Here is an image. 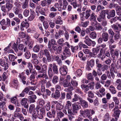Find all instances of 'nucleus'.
<instances>
[{
	"mask_svg": "<svg viewBox=\"0 0 121 121\" xmlns=\"http://www.w3.org/2000/svg\"><path fill=\"white\" fill-rule=\"evenodd\" d=\"M95 30H101L103 29L102 27L99 23H98L96 24L95 26Z\"/></svg>",
	"mask_w": 121,
	"mask_h": 121,
	"instance_id": "obj_41",
	"label": "nucleus"
},
{
	"mask_svg": "<svg viewBox=\"0 0 121 121\" xmlns=\"http://www.w3.org/2000/svg\"><path fill=\"white\" fill-rule=\"evenodd\" d=\"M27 67L29 69L30 72L31 73V71L33 69V67L32 64L30 62H28L27 63Z\"/></svg>",
	"mask_w": 121,
	"mask_h": 121,
	"instance_id": "obj_52",
	"label": "nucleus"
},
{
	"mask_svg": "<svg viewBox=\"0 0 121 121\" xmlns=\"http://www.w3.org/2000/svg\"><path fill=\"white\" fill-rule=\"evenodd\" d=\"M74 89L73 87L72 86L68 87L65 89L64 91H65L67 92H70L67 93L66 95V99L67 100H70L71 99V96L72 95V91Z\"/></svg>",
	"mask_w": 121,
	"mask_h": 121,
	"instance_id": "obj_4",
	"label": "nucleus"
},
{
	"mask_svg": "<svg viewBox=\"0 0 121 121\" xmlns=\"http://www.w3.org/2000/svg\"><path fill=\"white\" fill-rule=\"evenodd\" d=\"M52 70H53V73L56 74H58V73L57 66L55 63H54L53 64V66L52 68Z\"/></svg>",
	"mask_w": 121,
	"mask_h": 121,
	"instance_id": "obj_25",
	"label": "nucleus"
},
{
	"mask_svg": "<svg viewBox=\"0 0 121 121\" xmlns=\"http://www.w3.org/2000/svg\"><path fill=\"white\" fill-rule=\"evenodd\" d=\"M43 8L40 6H37L36 8V12L37 13H39L43 15H45V13L43 10Z\"/></svg>",
	"mask_w": 121,
	"mask_h": 121,
	"instance_id": "obj_17",
	"label": "nucleus"
},
{
	"mask_svg": "<svg viewBox=\"0 0 121 121\" xmlns=\"http://www.w3.org/2000/svg\"><path fill=\"white\" fill-rule=\"evenodd\" d=\"M40 50V46L39 45H36L34 47L33 51L35 52H39Z\"/></svg>",
	"mask_w": 121,
	"mask_h": 121,
	"instance_id": "obj_44",
	"label": "nucleus"
},
{
	"mask_svg": "<svg viewBox=\"0 0 121 121\" xmlns=\"http://www.w3.org/2000/svg\"><path fill=\"white\" fill-rule=\"evenodd\" d=\"M100 49L98 48H93L92 49V53L91 54V57H94L99 52Z\"/></svg>",
	"mask_w": 121,
	"mask_h": 121,
	"instance_id": "obj_23",
	"label": "nucleus"
},
{
	"mask_svg": "<svg viewBox=\"0 0 121 121\" xmlns=\"http://www.w3.org/2000/svg\"><path fill=\"white\" fill-rule=\"evenodd\" d=\"M40 53L42 55H45L46 56L50 54L48 50L47 49H45L43 50L40 51Z\"/></svg>",
	"mask_w": 121,
	"mask_h": 121,
	"instance_id": "obj_30",
	"label": "nucleus"
},
{
	"mask_svg": "<svg viewBox=\"0 0 121 121\" xmlns=\"http://www.w3.org/2000/svg\"><path fill=\"white\" fill-rule=\"evenodd\" d=\"M114 111V117L116 118V119H118L119 115L121 112V111L119 109H117Z\"/></svg>",
	"mask_w": 121,
	"mask_h": 121,
	"instance_id": "obj_28",
	"label": "nucleus"
},
{
	"mask_svg": "<svg viewBox=\"0 0 121 121\" xmlns=\"http://www.w3.org/2000/svg\"><path fill=\"white\" fill-rule=\"evenodd\" d=\"M46 93H44L42 95L43 98L44 99L48 98V96L50 95L51 92V91L48 89H47L45 91Z\"/></svg>",
	"mask_w": 121,
	"mask_h": 121,
	"instance_id": "obj_20",
	"label": "nucleus"
},
{
	"mask_svg": "<svg viewBox=\"0 0 121 121\" xmlns=\"http://www.w3.org/2000/svg\"><path fill=\"white\" fill-rule=\"evenodd\" d=\"M29 0H25L22 4V8L23 9H26L28 7Z\"/></svg>",
	"mask_w": 121,
	"mask_h": 121,
	"instance_id": "obj_24",
	"label": "nucleus"
},
{
	"mask_svg": "<svg viewBox=\"0 0 121 121\" xmlns=\"http://www.w3.org/2000/svg\"><path fill=\"white\" fill-rule=\"evenodd\" d=\"M13 5L11 4L10 2H7L5 5L2 6L1 7V10L3 12L2 15L4 16L6 15V13L7 11L8 12L11 10L13 6Z\"/></svg>",
	"mask_w": 121,
	"mask_h": 121,
	"instance_id": "obj_2",
	"label": "nucleus"
},
{
	"mask_svg": "<svg viewBox=\"0 0 121 121\" xmlns=\"http://www.w3.org/2000/svg\"><path fill=\"white\" fill-rule=\"evenodd\" d=\"M47 66L45 64H44L42 66V70L41 71H39L38 73H42L43 72H46V70L47 69Z\"/></svg>",
	"mask_w": 121,
	"mask_h": 121,
	"instance_id": "obj_39",
	"label": "nucleus"
},
{
	"mask_svg": "<svg viewBox=\"0 0 121 121\" xmlns=\"http://www.w3.org/2000/svg\"><path fill=\"white\" fill-rule=\"evenodd\" d=\"M32 74L30 77V80H32L34 79L35 78V74L37 75V73L36 72L35 70L33 71L31 73Z\"/></svg>",
	"mask_w": 121,
	"mask_h": 121,
	"instance_id": "obj_37",
	"label": "nucleus"
},
{
	"mask_svg": "<svg viewBox=\"0 0 121 121\" xmlns=\"http://www.w3.org/2000/svg\"><path fill=\"white\" fill-rule=\"evenodd\" d=\"M49 65L48 73L49 77L50 78H51L53 76V72L52 68L53 66V65L51 64H50Z\"/></svg>",
	"mask_w": 121,
	"mask_h": 121,
	"instance_id": "obj_16",
	"label": "nucleus"
},
{
	"mask_svg": "<svg viewBox=\"0 0 121 121\" xmlns=\"http://www.w3.org/2000/svg\"><path fill=\"white\" fill-rule=\"evenodd\" d=\"M97 17V16L95 15L94 13L93 12L91 14L89 19L91 21H95L96 20V19Z\"/></svg>",
	"mask_w": 121,
	"mask_h": 121,
	"instance_id": "obj_31",
	"label": "nucleus"
},
{
	"mask_svg": "<svg viewBox=\"0 0 121 121\" xmlns=\"http://www.w3.org/2000/svg\"><path fill=\"white\" fill-rule=\"evenodd\" d=\"M73 108V113L77 114L78 113V111L80 108L81 107L80 105H78L77 103L73 104H72Z\"/></svg>",
	"mask_w": 121,
	"mask_h": 121,
	"instance_id": "obj_10",
	"label": "nucleus"
},
{
	"mask_svg": "<svg viewBox=\"0 0 121 121\" xmlns=\"http://www.w3.org/2000/svg\"><path fill=\"white\" fill-rule=\"evenodd\" d=\"M34 13H35L34 11H32V13H31V15L28 18V19L29 20L31 21L34 19L35 16L33 14Z\"/></svg>",
	"mask_w": 121,
	"mask_h": 121,
	"instance_id": "obj_55",
	"label": "nucleus"
},
{
	"mask_svg": "<svg viewBox=\"0 0 121 121\" xmlns=\"http://www.w3.org/2000/svg\"><path fill=\"white\" fill-rule=\"evenodd\" d=\"M15 52L17 53L18 56H21L23 54L22 50L18 49L17 48Z\"/></svg>",
	"mask_w": 121,
	"mask_h": 121,
	"instance_id": "obj_49",
	"label": "nucleus"
},
{
	"mask_svg": "<svg viewBox=\"0 0 121 121\" xmlns=\"http://www.w3.org/2000/svg\"><path fill=\"white\" fill-rule=\"evenodd\" d=\"M105 89L103 87H102L101 88H100L99 90V91L100 93L102 94L103 96L105 95L106 93L105 92Z\"/></svg>",
	"mask_w": 121,
	"mask_h": 121,
	"instance_id": "obj_57",
	"label": "nucleus"
},
{
	"mask_svg": "<svg viewBox=\"0 0 121 121\" xmlns=\"http://www.w3.org/2000/svg\"><path fill=\"white\" fill-rule=\"evenodd\" d=\"M18 77L19 78V79L23 85H25L26 84V85H28V82H27L26 83V76L22 75V74H19L18 75Z\"/></svg>",
	"mask_w": 121,
	"mask_h": 121,
	"instance_id": "obj_9",
	"label": "nucleus"
},
{
	"mask_svg": "<svg viewBox=\"0 0 121 121\" xmlns=\"http://www.w3.org/2000/svg\"><path fill=\"white\" fill-rule=\"evenodd\" d=\"M6 19V24L4 26H2V29L4 30H5L7 27H9L10 25V19L8 18H7Z\"/></svg>",
	"mask_w": 121,
	"mask_h": 121,
	"instance_id": "obj_22",
	"label": "nucleus"
},
{
	"mask_svg": "<svg viewBox=\"0 0 121 121\" xmlns=\"http://www.w3.org/2000/svg\"><path fill=\"white\" fill-rule=\"evenodd\" d=\"M110 118L109 114L107 113L104 115L103 118V121H109Z\"/></svg>",
	"mask_w": 121,
	"mask_h": 121,
	"instance_id": "obj_36",
	"label": "nucleus"
},
{
	"mask_svg": "<svg viewBox=\"0 0 121 121\" xmlns=\"http://www.w3.org/2000/svg\"><path fill=\"white\" fill-rule=\"evenodd\" d=\"M37 76L36 77V78L38 79L40 78H44L45 79H47L48 78V77L47 74L46 72H43L42 73H39Z\"/></svg>",
	"mask_w": 121,
	"mask_h": 121,
	"instance_id": "obj_15",
	"label": "nucleus"
},
{
	"mask_svg": "<svg viewBox=\"0 0 121 121\" xmlns=\"http://www.w3.org/2000/svg\"><path fill=\"white\" fill-rule=\"evenodd\" d=\"M80 114L84 117H88L89 119H91V117L90 115V110L88 109H86L83 111L81 110L79 112Z\"/></svg>",
	"mask_w": 121,
	"mask_h": 121,
	"instance_id": "obj_6",
	"label": "nucleus"
},
{
	"mask_svg": "<svg viewBox=\"0 0 121 121\" xmlns=\"http://www.w3.org/2000/svg\"><path fill=\"white\" fill-rule=\"evenodd\" d=\"M90 37L92 39H94L96 37V34L95 32H92L89 35Z\"/></svg>",
	"mask_w": 121,
	"mask_h": 121,
	"instance_id": "obj_50",
	"label": "nucleus"
},
{
	"mask_svg": "<svg viewBox=\"0 0 121 121\" xmlns=\"http://www.w3.org/2000/svg\"><path fill=\"white\" fill-rule=\"evenodd\" d=\"M29 10L25 9L23 12V14L24 16L27 17L29 15Z\"/></svg>",
	"mask_w": 121,
	"mask_h": 121,
	"instance_id": "obj_60",
	"label": "nucleus"
},
{
	"mask_svg": "<svg viewBox=\"0 0 121 121\" xmlns=\"http://www.w3.org/2000/svg\"><path fill=\"white\" fill-rule=\"evenodd\" d=\"M101 37L105 42L107 41L109 39V35L106 32H104L102 33L101 35Z\"/></svg>",
	"mask_w": 121,
	"mask_h": 121,
	"instance_id": "obj_18",
	"label": "nucleus"
},
{
	"mask_svg": "<svg viewBox=\"0 0 121 121\" xmlns=\"http://www.w3.org/2000/svg\"><path fill=\"white\" fill-rule=\"evenodd\" d=\"M108 66L107 65H102L101 67V70L102 71L104 72L108 69Z\"/></svg>",
	"mask_w": 121,
	"mask_h": 121,
	"instance_id": "obj_61",
	"label": "nucleus"
},
{
	"mask_svg": "<svg viewBox=\"0 0 121 121\" xmlns=\"http://www.w3.org/2000/svg\"><path fill=\"white\" fill-rule=\"evenodd\" d=\"M30 114H32V116L33 118L35 119H36L38 117V114L37 113H36V112L35 110L32 112Z\"/></svg>",
	"mask_w": 121,
	"mask_h": 121,
	"instance_id": "obj_63",
	"label": "nucleus"
},
{
	"mask_svg": "<svg viewBox=\"0 0 121 121\" xmlns=\"http://www.w3.org/2000/svg\"><path fill=\"white\" fill-rule=\"evenodd\" d=\"M111 55L113 57V56H115L117 58H118L119 56V53L118 51L117 50H115L113 51V52H110Z\"/></svg>",
	"mask_w": 121,
	"mask_h": 121,
	"instance_id": "obj_33",
	"label": "nucleus"
},
{
	"mask_svg": "<svg viewBox=\"0 0 121 121\" xmlns=\"http://www.w3.org/2000/svg\"><path fill=\"white\" fill-rule=\"evenodd\" d=\"M106 14L107 15V17L108 19H110L111 17H114L115 15V11L113 9L111 10L109 13L107 12Z\"/></svg>",
	"mask_w": 121,
	"mask_h": 121,
	"instance_id": "obj_13",
	"label": "nucleus"
},
{
	"mask_svg": "<svg viewBox=\"0 0 121 121\" xmlns=\"http://www.w3.org/2000/svg\"><path fill=\"white\" fill-rule=\"evenodd\" d=\"M104 7L100 5H98L96 9V12L98 13L100 10H103L104 9Z\"/></svg>",
	"mask_w": 121,
	"mask_h": 121,
	"instance_id": "obj_46",
	"label": "nucleus"
},
{
	"mask_svg": "<svg viewBox=\"0 0 121 121\" xmlns=\"http://www.w3.org/2000/svg\"><path fill=\"white\" fill-rule=\"evenodd\" d=\"M2 81H5L6 79L8 78V76H7V73L5 72H4L2 75Z\"/></svg>",
	"mask_w": 121,
	"mask_h": 121,
	"instance_id": "obj_64",
	"label": "nucleus"
},
{
	"mask_svg": "<svg viewBox=\"0 0 121 121\" xmlns=\"http://www.w3.org/2000/svg\"><path fill=\"white\" fill-rule=\"evenodd\" d=\"M80 102L81 105L83 108H86L88 107V102L85 100L83 99L82 98L80 99Z\"/></svg>",
	"mask_w": 121,
	"mask_h": 121,
	"instance_id": "obj_12",
	"label": "nucleus"
},
{
	"mask_svg": "<svg viewBox=\"0 0 121 121\" xmlns=\"http://www.w3.org/2000/svg\"><path fill=\"white\" fill-rule=\"evenodd\" d=\"M94 83V82H92L88 84L87 85V87H88L91 90L93 89L94 88V86L93 85Z\"/></svg>",
	"mask_w": 121,
	"mask_h": 121,
	"instance_id": "obj_58",
	"label": "nucleus"
},
{
	"mask_svg": "<svg viewBox=\"0 0 121 121\" xmlns=\"http://www.w3.org/2000/svg\"><path fill=\"white\" fill-rule=\"evenodd\" d=\"M63 21L62 18L60 16L58 17L55 21V23L56 24L61 25L63 24Z\"/></svg>",
	"mask_w": 121,
	"mask_h": 121,
	"instance_id": "obj_26",
	"label": "nucleus"
},
{
	"mask_svg": "<svg viewBox=\"0 0 121 121\" xmlns=\"http://www.w3.org/2000/svg\"><path fill=\"white\" fill-rule=\"evenodd\" d=\"M59 91L56 90L55 93H52L51 94V97L55 99H58L60 96V93Z\"/></svg>",
	"mask_w": 121,
	"mask_h": 121,
	"instance_id": "obj_19",
	"label": "nucleus"
},
{
	"mask_svg": "<svg viewBox=\"0 0 121 121\" xmlns=\"http://www.w3.org/2000/svg\"><path fill=\"white\" fill-rule=\"evenodd\" d=\"M72 85L74 86H76L78 85V83L76 81L71 79V83Z\"/></svg>",
	"mask_w": 121,
	"mask_h": 121,
	"instance_id": "obj_56",
	"label": "nucleus"
},
{
	"mask_svg": "<svg viewBox=\"0 0 121 121\" xmlns=\"http://www.w3.org/2000/svg\"><path fill=\"white\" fill-rule=\"evenodd\" d=\"M82 73V70L80 69H79L76 71V75L77 76L79 77L81 75Z\"/></svg>",
	"mask_w": 121,
	"mask_h": 121,
	"instance_id": "obj_51",
	"label": "nucleus"
},
{
	"mask_svg": "<svg viewBox=\"0 0 121 121\" xmlns=\"http://www.w3.org/2000/svg\"><path fill=\"white\" fill-rule=\"evenodd\" d=\"M94 60H91L88 62H87V64L90 65L91 67H92L94 66Z\"/></svg>",
	"mask_w": 121,
	"mask_h": 121,
	"instance_id": "obj_59",
	"label": "nucleus"
},
{
	"mask_svg": "<svg viewBox=\"0 0 121 121\" xmlns=\"http://www.w3.org/2000/svg\"><path fill=\"white\" fill-rule=\"evenodd\" d=\"M59 81L58 77L56 75L54 76L52 80V82L54 84L57 83Z\"/></svg>",
	"mask_w": 121,
	"mask_h": 121,
	"instance_id": "obj_38",
	"label": "nucleus"
},
{
	"mask_svg": "<svg viewBox=\"0 0 121 121\" xmlns=\"http://www.w3.org/2000/svg\"><path fill=\"white\" fill-rule=\"evenodd\" d=\"M29 26V24L27 22L23 21L21 23L20 26L21 30L22 31L24 30V28L27 29Z\"/></svg>",
	"mask_w": 121,
	"mask_h": 121,
	"instance_id": "obj_14",
	"label": "nucleus"
},
{
	"mask_svg": "<svg viewBox=\"0 0 121 121\" xmlns=\"http://www.w3.org/2000/svg\"><path fill=\"white\" fill-rule=\"evenodd\" d=\"M85 12H83L82 13L80 14L81 20L82 21L85 20L86 19L85 16Z\"/></svg>",
	"mask_w": 121,
	"mask_h": 121,
	"instance_id": "obj_53",
	"label": "nucleus"
},
{
	"mask_svg": "<svg viewBox=\"0 0 121 121\" xmlns=\"http://www.w3.org/2000/svg\"><path fill=\"white\" fill-rule=\"evenodd\" d=\"M20 103L21 105L23 106L25 108H28V104L27 99L26 98H22L21 101Z\"/></svg>",
	"mask_w": 121,
	"mask_h": 121,
	"instance_id": "obj_11",
	"label": "nucleus"
},
{
	"mask_svg": "<svg viewBox=\"0 0 121 121\" xmlns=\"http://www.w3.org/2000/svg\"><path fill=\"white\" fill-rule=\"evenodd\" d=\"M87 78L88 80L92 81L94 80V77L91 73L88 74L87 75Z\"/></svg>",
	"mask_w": 121,
	"mask_h": 121,
	"instance_id": "obj_45",
	"label": "nucleus"
},
{
	"mask_svg": "<svg viewBox=\"0 0 121 121\" xmlns=\"http://www.w3.org/2000/svg\"><path fill=\"white\" fill-rule=\"evenodd\" d=\"M110 73L111 74V76L112 77V78L114 79L115 77V75L114 73H117V71L116 70H113L112 69H110Z\"/></svg>",
	"mask_w": 121,
	"mask_h": 121,
	"instance_id": "obj_54",
	"label": "nucleus"
},
{
	"mask_svg": "<svg viewBox=\"0 0 121 121\" xmlns=\"http://www.w3.org/2000/svg\"><path fill=\"white\" fill-rule=\"evenodd\" d=\"M117 14L118 15H121V8L119 6L117 7L116 9Z\"/></svg>",
	"mask_w": 121,
	"mask_h": 121,
	"instance_id": "obj_48",
	"label": "nucleus"
},
{
	"mask_svg": "<svg viewBox=\"0 0 121 121\" xmlns=\"http://www.w3.org/2000/svg\"><path fill=\"white\" fill-rule=\"evenodd\" d=\"M80 98H82L81 97H78L77 94H75L74 95V98L72 99V102H74L78 101V99L80 101Z\"/></svg>",
	"mask_w": 121,
	"mask_h": 121,
	"instance_id": "obj_40",
	"label": "nucleus"
},
{
	"mask_svg": "<svg viewBox=\"0 0 121 121\" xmlns=\"http://www.w3.org/2000/svg\"><path fill=\"white\" fill-rule=\"evenodd\" d=\"M8 56L9 59L11 61H14L17 58L16 56H15L14 55L11 54H9Z\"/></svg>",
	"mask_w": 121,
	"mask_h": 121,
	"instance_id": "obj_42",
	"label": "nucleus"
},
{
	"mask_svg": "<svg viewBox=\"0 0 121 121\" xmlns=\"http://www.w3.org/2000/svg\"><path fill=\"white\" fill-rule=\"evenodd\" d=\"M59 83L62 84L64 87H68L71 85L70 82L67 83V80L65 79L64 76H60V78Z\"/></svg>",
	"mask_w": 121,
	"mask_h": 121,
	"instance_id": "obj_5",
	"label": "nucleus"
},
{
	"mask_svg": "<svg viewBox=\"0 0 121 121\" xmlns=\"http://www.w3.org/2000/svg\"><path fill=\"white\" fill-rule=\"evenodd\" d=\"M112 28L114 30L116 33L114 36V40H117L120 37V31L121 30V24H115L112 26Z\"/></svg>",
	"mask_w": 121,
	"mask_h": 121,
	"instance_id": "obj_1",
	"label": "nucleus"
},
{
	"mask_svg": "<svg viewBox=\"0 0 121 121\" xmlns=\"http://www.w3.org/2000/svg\"><path fill=\"white\" fill-rule=\"evenodd\" d=\"M35 105L33 104H31L30 106L28 112L30 113H31L32 112L35 111Z\"/></svg>",
	"mask_w": 121,
	"mask_h": 121,
	"instance_id": "obj_29",
	"label": "nucleus"
},
{
	"mask_svg": "<svg viewBox=\"0 0 121 121\" xmlns=\"http://www.w3.org/2000/svg\"><path fill=\"white\" fill-rule=\"evenodd\" d=\"M63 7H62L61 6H58L57 8L58 10L59 11H61L63 10H65L67 8V6L68 4V3H63Z\"/></svg>",
	"mask_w": 121,
	"mask_h": 121,
	"instance_id": "obj_32",
	"label": "nucleus"
},
{
	"mask_svg": "<svg viewBox=\"0 0 121 121\" xmlns=\"http://www.w3.org/2000/svg\"><path fill=\"white\" fill-rule=\"evenodd\" d=\"M91 10L90 9L86 10L85 12L86 19H87L91 15Z\"/></svg>",
	"mask_w": 121,
	"mask_h": 121,
	"instance_id": "obj_43",
	"label": "nucleus"
},
{
	"mask_svg": "<svg viewBox=\"0 0 121 121\" xmlns=\"http://www.w3.org/2000/svg\"><path fill=\"white\" fill-rule=\"evenodd\" d=\"M79 47L78 45L75 46H71V49L72 52L73 53H75L77 52L78 50Z\"/></svg>",
	"mask_w": 121,
	"mask_h": 121,
	"instance_id": "obj_27",
	"label": "nucleus"
},
{
	"mask_svg": "<svg viewBox=\"0 0 121 121\" xmlns=\"http://www.w3.org/2000/svg\"><path fill=\"white\" fill-rule=\"evenodd\" d=\"M102 87V85L100 84L99 82H97L95 84V89L98 90L99 89H100Z\"/></svg>",
	"mask_w": 121,
	"mask_h": 121,
	"instance_id": "obj_47",
	"label": "nucleus"
},
{
	"mask_svg": "<svg viewBox=\"0 0 121 121\" xmlns=\"http://www.w3.org/2000/svg\"><path fill=\"white\" fill-rule=\"evenodd\" d=\"M64 106L63 105L60 104H57L56 106V108L57 111H60L63 109Z\"/></svg>",
	"mask_w": 121,
	"mask_h": 121,
	"instance_id": "obj_35",
	"label": "nucleus"
},
{
	"mask_svg": "<svg viewBox=\"0 0 121 121\" xmlns=\"http://www.w3.org/2000/svg\"><path fill=\"white\" fill-rule=\"evenodd\" d=\"M29 102L30 103H33L35 102V99L37 98V97L35 95H30L28 97Z\"/></svg>",
	"mask_w": 121,
	"mask_h": 121,
	"instance_id": "obj_21",
	"label": "nucleus"
},
{
	"mask_svg": "<svg viewBox=\"0 0 121 121\" xmlns=\"http://www.w3.org/2000/svg\"><path fill=\"white\" fill-rule=\"evenodd\" d=\"M71 54L70 49L67 47H65L64 50L63 52V54L61 55V59L62 60H65L68 57L70 56Z\"/></svg>",
	"mask_w": 121,
	"mask_h": 121,
	"instance_id": "obj_3",
	"label": "nucleus"
},
{
	"mask_svg": "<svg viewBox=\"0 0 121 121\" xmlns=\"http://www.w3.org/2000/svg\"><path fill=\"white\" fill-rule=\"evenodd\" d=\"M108 9L103 10L100 13L99 17L97 18L98 21L99 22H101L102 21V19H104L105 18L106 13L107 12H108Z\"/></svg>",
	"mask_w": 121,
	"mask_h": 121,
	"instance_id": "obj_7",
	"label": "nucleus"
},
{
	"mask_svg": "<svg viewBox=\"0 0 121 121\" xmlns=\"http://www.w3.org/2000/svg\"><path fill=\"white\" fill-rule=\"evenodd\" d=\"M57 117L60 118L62 117L64 115V114L62 112L60 111H57Z\"/></svg>",
	"mask_w": 121,
	"mask_h": 121,
	"instance_id": "obj_62",
	"label": "nucleus"
},
{
	"mask_svg": "<svg viewBox=\"0 0 121 121\" xmlns=\"http://www.w3.org/2000/svg\"><path fill=\"white\" fill-rule=\"evenodd\" d=\"M60 72V73L62 75H66L67 73L68 69L67 66L63 65L61 66L59 69Z\"/></svg>",
	"mask_w": 121,
	"mask_h": 121,
	"instance_id": "obj_8",
	"label": "nucleus"
},
{
	"mask_svg": "<svg viewBox=\"0 0 121 121\" xmlns=\"http://www.w3.org/2000/svg\"><path fill=\"white\" fill-rule=\"evenodd\" d=\"M109 89L112 94H115L116 93V91L113 86L111 85L109 87Z\"/></svg>",
	"mask_w": 121,
	"mask_h": 121,
	"instance_id": "obj_34",
	"label": "nucleus"
}]
</instances>
